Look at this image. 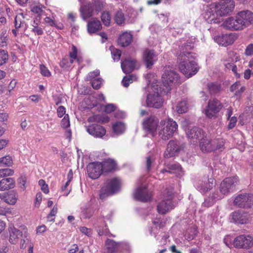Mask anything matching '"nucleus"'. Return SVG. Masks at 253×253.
Here are the masks:
<instances>
[{
  "mask_svg": "<svg viewBox=\"0 0 253 253\" xmlns=\"http://www.w3.org/2000/svg\"><path fill=\"white\" fill-rule=\"evenodd\" d=\"M193 48L191 44H185L181 48V52L178 55L180 71L187 78L191 77L199 71L197 63L193 60V53L189 50Z\"/></svg>",
  "mask_w": 253,
  "mask_h": 253,
  "instance_id": "obj_1",
  "label": "nucleus"
},
{
  "mask_svg": "<svg viewBox=\"0 0 253 253\" xmlns=\"http://www.w3.org/2000/svg\"><path fill=\"white\" fill-rule=\"evenodd\" d=\"M253 24V13L248 10L240 11L235 17L226 19L223 27L232 31H241Z\"/></svg>",
  "mask_w": 253,
  "mask_h": 253,
  "instance_id": "obj_2",
  "label": "nucleus"
},
{
  "mask_svg": "<svg viewBox=\"0 0 253 253\" xmlns=\"http://www.w3.org/2000/svg\"><path fill=\"white\" fill-rule=\"evenodd\" d=\"M239 180L237 176L229 177L225 178L220 185V192L222 196H218L216 193L206 199L204 202L205 206L210 207L212 205L216 199H220L224 196L234 192L236 190L237 186L239 185Z\"/></svg>",
  "mask_w": 253,
  "mask_h": 253,
  "instance_id": "obj_3",
  "label": "nucleus"
},
{
  "mask_svg": "<svg viewBox=\"0 0 253 253\" xmlns=\"http://www.w3.org/2000/svg\"><path fill=\"white\" fill-rule=\"evenodd\" d=\"M177 128V123L172 119L162 120L158 127V135L161 139L168 140L173 136Z\"/></svg>",
  "mask_w": 253,
  "mask_h": 253,
  "instance_id": "obj_4",
  "label": "nucleus"
},
{
  "mask_svg": "<svg viewBox=\"0 0 253 253\" xmlns=\"http://www.w3.org/2000/svg\"><path fill=\"white\" fill-rule=\"evenodd\" d=\"M224 140L222 138L211 139L205 135L200 141V147L203 152H211L222 149Z\"/></svg>",
  "mask_w": 253,
  "mask_h": 253,
  "instance_id": "obj_5",
  "label": "nucleus"
},
{
  "mask_svg": "<svg viewBox=\"0 0 253 253\" xmlns=\"http://www.w3.org/2000/svg\"><path fill=\"white\" fill-rule=\"evenodd\" d=\"M173 194V188H170L166 190L164 194L163 200L157 205V211L159 213L166 214L174 208V205L172 202Z\"/></svg>",
  "mask_w": 253,
  "mask_h": 253,
  "instance_id": "obj_6",
  "label": "nucleus"
},
{
  "mask_svg": "<svg viewBox=\"0 0 253 253\" xmlns=\"http://www.w3.org/2000/svg\"><path fill=\"white\" fill-rule=\"evenodd\" d=\"M120 188V181L119 179L114 178L107 181L105 186L100 191V199L103 200L107 197L117 193Z\"/></svg>",
  "mask_w": 253,
  "mask_h": 253,
  "instance_id": "obj_7",
  "label": "nucleus"
},
{
  "mask_svg": "<svg viewBox=\"0 0 253 253\" xmlns=\"http://www.w3.org/2000/svg\"><path fill=\"white\" fill-rule=\"evenodd\" d=\"M162 79L163 85L166 87V89H163L164 92H169L171 89V86L180 83L178 74L172 70L165 72Z\"/></svg>",
  "mask_w": 253,
  "mask_h": 253,
  "instance_id": "obj_8",
  "label": "nucleus"
},
{
  "mask_svg": "<svg viewBox=\"0 0 253 253\" xmlns=\"http://www.w3.org/2000/svg\"><path fill=\"white\" fill-rule=\"evenodd\" d=\"M233 204L240 208L251 209L253 206V195L249 193L239 194L235 198Z\"/></svg>",
  "mask_w": 253,
  "mask_h": 253,
  "instance_id": "obj_9",
  "label": "nucleus"
},
{
  "mask_svg": "<svg viewBox=\"0 0 253 253\" xmlns=\"http://www.w3.org/2000/svg\"><path fill=\"white\" fill-rule=\"evenodd\" d=\"M253 246V238L250 235H241L233 240V246L236 248L250 249Z\"/></svg>",
  "mask_w": 253,
  "mask_h": 253,
  "instance_id": "obj_10",
  "label": "nucleus"
},
{
  "mask_svg": "<svg viewBox=\"0 0 253 253\" xmlns=\"http://www.w3.org/2000/svg\"><path fill=\"white\" fill-rule=\"evenodd\" d=\"M216 3H212L207 5L205 12L204 13V17L205 19L210 23H216L219 22L218 19V14L216 12Z\"/></svg>",
  "mask_w": 253,
  "mask_h": 253,
  "instance_id": "obj_11",
  "label": "nucleus"
},
{
  "mask_svg": "<svg viewBox=\"0 0 253 253\" xmlns=\"http://www.w3.org/2000/svg\"><path fill=\"white\" fill-rule=\"evenodd\" d=\"M216 3H212L207 5L205 12L204 13V17L205 19L210 23H216L219 22L218 19V14L216 12Z\"/></svg>",
  "mask_w": 253,
  "mask_h": 253,
  "instance_id": "obj_12",
  "label": "nucleus"
},
{
  "mask_svg": "<svg viewBox=\"0 0 253 253\" xmlns=\"http://www.w3.org/2000/svg\"><path fill=\"white\" fill-rule=\"evenodd\" d=\"M235 6L233 0H224L216 3V12L218 16H223L231 12Z\"/></svg>",
  "mask_w": 253,
  "mask_h": 253,
  "instance_id": "obj_13",
  "label": "nucleus"
},
{
  "mask_svg": "<svg viewBox=\"0 0 253 253\" xmlns=\"http://www.w3.org/2000/svg\"><path fill=\"white\" fill-rule=\"evenodd\" d=\"M182 144L177 140H171L169 141L167 145V148L164 153L165 158H169L176 155L179 151L183 149Z\"/></svg>",
  "mask_w": 253,
  "mask_h": 253,
  "instance_id": "obj_14",
  "label": "nucleus"
},
{
  "mask_svg": "<svg viewBox=\"0 0 253 253\" xmlns=\"http://www.w3.org/2000/svg\"><path fill=\"white\" fill-rule=\"evenodd\" d=\"M205 134V132L203 130L197 126L188 128L186 131V135L190 142L193 144L197 143L198 141H200Z\"/></svg>",
  "mask_w": 253,
  "mask_h": 253,
  "instance_id": "obj_15",
  "label": "nucleus"
},
{
  "mask_svg": "<svg viewBox=\"0 0 253 253\" xmlns=\"http://www.w3.org/2000/svg\"><path fill=\"white\" fill-rule=\"evenodd\" d=\"M221 108V103L217 99L210 100L207 108L205 110V114L207 117L211 119L215 116V113L219 112Z\"/></svg>",
  "mask_w": 253,
  "mask_h": 253,
  "instance_id": "obj_16",
  "label": "nucleus"
},
{
  "mask_svg": "<svg viewBox=\"0 0 253 253\" xmlns=\"http://www.w3.org/2000/svg\"><path fill=\"white\" fill-rule=\"evenodd\" d=\"M158 119L153 116H151L145 119L142 122L143 129L147 132L153 134L158 127Z\"/></svg>",
  "mask_w": 253,
  "mask_h": 253,
  "instance_id": "obj_17",
  "label": "nucleus"
},
{
  "mask_svg": "<svg viewBox=\"0 0 253 253\" xmlns=\"http://www.w3.org/2000/svg\"><path fill=\"white\" fill-rule=\"evenodd\" d=\"M163 104V99L161 93L158 91L150 93L147 96L146 104L148 107L155 108H161Z\"/></svg>",
  "mask_w": 253,
  "mask_h": 253,
  "instance_id": "obj_18",
  "label": "nucleus"
},
{
  "mask_svg": "<svg viewBox=\"0 0 253 253\" xmlns=\"http://www.w3.org/2000/svg\"><path fill=\"white\" fill-rule=\"evenodd\" d=\"M87 171L89 177L95 179L99 177L102 171V166L100 162H93L87 166Z\"/></svg>",
  "mask_w": 253,
  "mask_h": 253,
  "instance_id": "obj_19",
  "label": "nucleus"
},
{
  "mask_svg": "<svg viewBox=\"0 0 253 253\" xmlns=\"http://www.w3.org/2000/svg\"><path fill=\"white\" fill-rule=\"evenodd\" d=\"M233 222L235 224H246L249 220V215L248 212L240 210L234 211L231 213Z\"/></svg>",
  "mask_w": 253,
  "mask_h": 253,
  "instance_id": "obj_20",
  "label": "nucleus"
},
{
  "mask_svg": "<svg viewBox=\"0 0 253 253\" xmlns=\"http://www.w3.org/2000/svg\"><path fill=\"white\" fill-rule=\"evenodd\" d=\"M134 196L138 201L147 202L151 199L152 194L151 192L148 191L146 186L144 185L137 188L134 193Z\"/></svg>",
  "mask_w": 253,
  "mask_h": 253,
  "instance_id": "obj_21",
  "label": "nucleus"
},
{
  "mask_svg": "<svg viewBox=\"0 0 253 253\" xmlns=\"http://www.w3.org/2000/svg\"><path fill=\"white\" fill-rule=\"evenodd\" d=\"M87 132L91 135L96 138H102L106 133L105 128L97 124H92L86 127Z\"/></svg>",
  "mask_w": 253,
  "mask_h": 253,
  "instance_id": "obj_22",
  "label": "nucleus"
},
{
  "mask_svg": "<svg viewBox=\"0 0 253 253\" xmlns=\"http://www.w3.org/2000/svg\"><path fill=\"white\" fill-rule=\"evenodd\" d=\"M215 180L209 178L205 181L199 180L196 185V189L202 193H205L210 191L214 186Z\"/></svg>",
  "mask_w": 253,
  "mask_h": 253,
  "instance_id": "obj_23",
  "label": "nucleus"
},
{
  "mask_svg": "<svg viewBox=\"0 0 253 253\" xmlns=\"http://www.w3.org/2000/svg\"><path fill=\"white\" fill-rule=\"evenodd\" d=\"M143 57L147 68L152 67L158 59L154 51L148 49L144 51Z\"/></svg>",
  "mask_w": 253,
  "mask_h": 253,
  "instance_id": "obj_24",
  "label": "nucleus"
},
{
  "mask_svg": "<svg viewBox=\"0 0 253 253\" xmlns=\"http://www.w3.org/2000/svg\"><path fill=\"white\" fill-rule=\"evenodd\" d=\"M213 40L219 45L226 46L233 43L234 37L232 35L225 34L215 36Z\"/></svg>",
  "mask_w": 253,
  "mask_h": 253,
  "instance_id": "obj_25",
  "label": "nucleus"
},
{
  "mask_svg": "<svg viewBox=\"0 0 253 253\" xmlns=\"http://www.w3.org/2000/svg\"><path fill=\"white\" fill-rule=\"evenodd\" d=\"M132 40V35L130 32H125L121 34L118 38V43L123 47L129 45Z\"/></svg>",
  "mask_w": 253,
  "mask_h": 253,
  "instance_id": "obj_26",
  "label": "nucleus"
},
{
  "mask_svg": "<svg viewBox=\"0 0 253 253\" xmlns=\"http://www.w3.org/2000/svg\"><path fill=\"white\" fill-rule=\"evenodd\" d=\"M135 67V61L131 59H126L121 63L123 71L126 74L132 72Z\"/></svg>",
  "mask_w": 253,
  "mask_h": 253,
  "instance_id": "obj_27",
  "label": "nucleus"
},
{
  "mask_svg": "<svg viewBox=\"0 0 253 253\" xmlns=\"http://www.w3.org/2000/svg\"><path fill=\"white\" fill-rule=\"evenodd\" d=\"M102 28L100 22L96 18H93L87 23V31L89 34L94 33Z\"/></svg>",
  "mask_w": 253,
  "mask_h": 253,
  "instance_id": "obj_28",
  "label": "nucleus"
},
{
  "mask_svg": "<svg viewBox=\"0 0 253 253\" xmlns=\"http://www.w3.org/2000/svg\"><path fill=\"white\" fill-rule=\"evenodd\" d=\"M14 186L15 180L13 178H3L0 181V191L12 189Z\"/></svg>",
  "mask_w": 253,
  "mask_h": 253,
  "instance_id": "obj_29",
  "label": "nucleus"
},
{
  "mask_svg": "<svg viewBox=\"0 0 253 253\" xmlns=\"http://www.w3.org/2000/svg\"><path fill=\"white\" fill-rule=\"evenodd\" d=\"M23 233L15 228L11 229L10 231L9 242L13 244H16L20 238L23 237Z\"/></svg>",
  "mask_w": 253,
  "mask_h": 253,
  "instance_id": "obj_30",
  "label": "nucleus"
},
{
  "mask_svg": "<svg viewBox=\"0 0 253 253\" xmlns=\"http://www.w3.org/2000/svg\"><path fill=\"white\" fill-rule=\"evenodd\" d=\"M80 11L83 18L84 20H86L93 15L94 10L92 7V4L88 3L87 5L81 6Z\"/></svg>",
  "mask_w": 253,
  "mask_h": 253,
  "instance_id": "obj_31",
  "label": "nucleus"
},
{
  "mask_svg": "<svg viewBox=\"0 0 253 253\" xmlns=\"http://www.w3.org/2000/svg\"><path fill=\"white\" fill-rule=\"evenodd\" d=\"M181 167L178 164L171 163L169 164L167 166V168L163 169L161 172L164 173L165 172H168L169 173H177L181 170Z\"/></svg>",
  "mask_w": 253,
  "mask_h": 253,
  "instance_id": "obj_32",
  "label": "nucleus"
},
{
  "mask_svg": "<svg viewBox=\"0 0 253 253\" xmlns=\"http://www.w3.org/2000/svg\"><path fill=\"white\" fill-rule=\"evenodd\" d=\"M1 200L7 204L13 205H15L17 202V195L13 192L3 194H2Z\"/></svg>",
  "mask_w": 253,
  "mask_h": 253,
  "instance_id": "obj_33",
  "label": "nucleus"
},
{
  "mask_svg": "<svg viewBox=\"0 0 253 253\" xmlns=\"http://www.w3.org/2000/svg\"><path fill=\"white\" fill-rule=\"evenodd\" d=\"M246 87L242 85L240 81L236 82L230 87V91L236 96H240L245 90Z\"/></svg>",
  "mask_w": 253,
  "mask_h": 253,
  "instance_id": "obj_34",
  "label": "nucleus"
},
{
  "mask_svg": "<svg viewBox=\"0 0 253 253\" xmlns=\"http://www.w3.org/2000/svg\"><path fill=\"white\" fill-rule=\"evenodd\" d=\"M43 9L45 7L42 4H32L30 6L31 11L37 15L36 17H41L42 15H46Z\"/></svg>",
  "mask_w": 253,
  "mask_h": 253,
  "instance_id": "obj_35",
  "label": "nucleus"
},
{
  "mask_svg": "<svg viewBox=\"0 0 253 253\" xmlns=\"http://www.w3.org/2000/svg\"><path fill=\"white\" fill-rule=\"evenodd\" d=\"M253 119V109L249 112H244L239 116L240 123L242 125L249 123Z\"/></svg>",
  "mask_w": 253,
  "mask_h": 253,
  "instance_id": "obj_36",
  "label": "nucleus"
},
{
  "mask_svg": "<svg viewBox=\"0 0 253 253\" xmlns=\"http://www.w3.org/2000/svg\"><path fill=\"white\" fill-rule=\"evenodd\" d=\"M101 163L102 166V171H110L113 170L116 167L115 161L111 159L106 160Z\"/></svg>",
  "mask_w": 253,
  "mask_h": 253,
  "instance_id": "obj_37",
  "label": "nucleus"
},
{
  "mask_svg": "<svg viewBox=\"0 0 253 253\" xmlns=\"http://www.w3.org/2000/svg\"><path fill=\"white\" fill-rule=\"evenodd\" d=\"M113 132L117 135H121L123 133L126 128L125 124L122 122H118L114 123L112 126Z\"/></svg>",
  "mask_w": 253,
  "mask_h": 253,
  "instance_id": "obj_38",
  "label": "nucleus"
},
{
  "mask_svg": "<svg viewBox=\"0 0 253 253\" xmlns=\"http://www.w3.org/2000/svg\"><path fill=\"white\" fill-rule=\"evenodd\" d=\"M24 16L22 13L16 16L15 18V29H18L20 28H23L24 30L27 28L26 24L24 20Z\"/></svg>",
  "mask_w": 253,
  "mask_h": 253,
  "instance_id": "obj_39",
  "label": "nucleus"
},
{
  "mask_svg": "<svg viewBox=\"0 0 253 253\" xmlns=\"http://www.w3.org/2000/svg\"><path fill=\"white\" fill-rule=\"evenodd\" d=\"M119 243H116L112 240L108 239L106 242V246L108 252L113 253L116 252L119 246Z\"/></svg>",
  "mask_w": 253,
  "mask_h": 253,
  "instance_id": "obj_40",
  "label": "nucleus"
},
{
  "mask_svg": "<svg viewBox=\"0 0 253 253\" xmlns=\"http://www.w3.org/2000/svg\"><path fill=\"white\" fill-rule=\"evenodd\" d=\"M208 87L211 94H215L221 90V85L219 84L211 83L208 84Z\"/></svg>",
  "mask_w": 253,
  "mask_h": 253,
  "instance_id": "obj_41",
  "label": "nucleus"
},
{
  "mask_svg": "<svg viewBox=\"0 0 253 253\" xmlns=\"http://www.w3.org/2000/svg\"><path fill=\"white\" fill-rule=\"evenodd\" d=\"M187 102L185 100H183L178 103L176 106V110L179 114H182L186 112L188 110Z\"/></svg>",
  "mask_w": 253,
  "mask_h": 253,
  "instance_id": "obj_42",
  "label": "nucleus"
},
{
  "mask_svg": "<svg viewBox=\"0 0 253 253\" xmlns=\"http://www.w3.org/2000/svg\"><path fill=\"white\" fill-rule=\"evenodd\" d=\"M46 16H47V15ZM43 20H44V23L48 26H52V27H53V26L56 27V28H57L59 29H62L63 27L62 25H61L60 26H57L56 24L55 18H54V16H52L51 17H49V16H46L44 18Z\"/></svg>",
  "mask_w": 253,
  "mask_h": 253,
  "instance_id": "obj_43",
  "label": "nucleus"
},
{
  "mask_svg": "<svg viewBox=\"0 0 253 253\" xmlns=\"http://www.w3.org/2000/svg\"><path fill=\"white\" fill-rule=\"evenodd\" d=\"M105 5V2L104 0H95L92 5L93 8L95 9L94 11L98 13L104 8Z\"/></svg>",
  "mask_w": 253,
  "mask_h": 253,
  "instance_id": "obj_44",
  "label": "nucleus"
},
{
  "mask_svg": "<svg viewBox=\"0 0 253 253\" xmlns=\"http://www.w3.org/2000/svg\"><path fill=\"white\" fill-rule=\"evenodd\" d=\"M115 20L116 23L119 25H121L125 23V16L121 10L118 11L116 13L115 15Z\"/></svg>",
  "mask_w": 253,
  "mask_h": 253,
  "instance_id": "obj_45",
  "label": "nucleus"
},
{
  "mask_svg": "<svg viewBox=\"0 0 253 253\" xmlns=\"http://www.w3.org/2000/svg\"><path fill=\"white\" fill-rule=\"evenodd\" d=\"M23 237L21 238L20 247L22 249H25L26 247V245L30 242V240L28 238V234L26 231H25L23 234Z\"/></svg>",
  "mask_w": 253,
  "mask_h": 253,
  "instance_id": "obj_46",
  "label": "nucleus"
},
{
  "mask_svg": "<svg viewBox=\"0 0 253 253\" xmlns=\"http://www.w3.org/2000/svg\"><path fill=\"white\" fill-rule=\"evenodd\" d=\"M136 78L135 76L129 75L128 76L125 77L122 81V83L123 85L125 87H127L129 84L133 82V81L135 80Z\"/></svg>",
  "mask_w": 253,
  "mask_h": 253,
  "instance_id": "obj_47",
  "label": "nucleus"
},
{
  "mask_svg": "<svg viewBox=\"0 0 253 253\" xmlns=\"http://www.w3.org/2000/svg\"><path fill=\"white\" fill-rule=\"evenodd\" d=\"M12 164V160L10 156H6L0 158V166H9Z\"/></svg>",
  "mask_w": 253,
  "mask_h": 253,
  "instance_id": "obj_48",
  "label": "nucleus"
},
{
  "mask_svg": "<svg viewBox=\"0 0 253 253\" xmlns=\"http://www.w3.org/2000/svg\"><path fill=\"white\" fill-rule=\"evenodd\" d=\"M8 59V53L6 50L0 49V66L5 64Z\"/></svg>",
  "mask_w": 253,
  "mask_h": 253,
  "instance_id": "obj_49",
  "label": "nucleus"
},
{
  "mask_svg": "<svg viewBox=\"0 0 253 253\" xmlns=\"http://www.w3.org/2000/svg\"><path fill=\"white\" fill-rule=\"evenodd\" d=\"M101 20L104 25L108 26L111 21V16L108 12H103L101 15Z\"/></svg>",
  "mask_w": 253,
  "mask_h": 253,
  "instance_id": "obj_50",
  "label": "nucleus"
},
{
  "mask_svg": "<svg viewBox=\"0 0 253 253\" xmlns=\"http://www.w3.org/2000/svg\"><path fill=\"white\" fill-rule=\"evenodd\" d=\"M110 50L111 51L112 56L114 60L119 61L121 55V50L117 49L114 47H111Z\"/></svg>",
  "mask_w": 253,
  "mask_h": 253,
  "instance_id": "obj_51",
  "label": "nucleus"
},
{
  "mask_svg": "<svg viewBox=\"0 0 253 253\" xmlns=\"http://www.w3.org/2000/svg\"><path fill=\"white\" fill-rule=\"evenodd\" d=\"M92 87L95 89H98L100 88L103 83V80L101 78H98L91 81Z\"/></svg>",
  "mask_w": 253,
  "mask_h": 253,
  "instance_id": "obj_52",
  "label": "nucleus"
},
{
  "mask_svg": "<svg viewBox=\"0 0 253 253\" xmlns=\"http://www.w3.org/2000/svg\"><path fill=\"white\" fill-rule=\"evenodd\" d=\"M14 171L10 169H0V177H6L13 175Z\"/></svg>",
  "mask_w": 253,
  "mask_h": 253,
  "instance_id": "obj_53",
  "label": "nucleus"
},
{
  "mask_svg": "<svg viewBox=\"0 0 253 253\" xmlns=\"http://www.w3.org/2000/svg\"><path fill=\"white\" fill-rule=\"evenodd\" d=\"M72 51L69 53L70 58L75 59L79 63H80L81 60L77 57V49L75 45L72 46Z\"/></svg>",
  "mask_w": 253,
  "mask_h": 253,
  "instance_id": "obj_54",
  "label": "nucleus"
},
{
  "mask_svg": "<svg viewBox=\"0 0 253 253\" xmlns=\"http://www.w3.org/2000/svg\"><path fill=\"white\" fill-rule=\"evenodd\" d=\"M100 74V71L99 70H96L95 71L90 72L88 73V75L86 77V80L87 81H92L94 79H96V77H97Z\"/></svg>",
  "mask_w": 253,
  "mask_h": 253,
  "instance_id": "obj_55",
  "label": "nucleus"
},
{
  "mask_svg": "<svg viewBox=\"0 0 253 253\" xmlns=\"http://www.w3.org/2000/svg\"><path fill=\"white\" fill-rule=\"evenodd\" d=\"M40 69L41 73L44 77H50L51 76V73L49 70L43 65H40Z\"/></svg>",
  "mask_w": 253,
  "mask_h": 253,
  "instance_id": "obj_56",
  "label": "nucleus"
},
{
  "mask_svg": "<svg viewBox=\"0 0 253 253\" xmlns=\"http://www.w3.org/2000/svg\"><path fill=\"white\" fill-rule=\"evenodd\" d=\"M228 120L229 121V122L228 124L227 128L228 129H231L236 126L237 119L236 117L233 116Z\"/></svg>",
  "mask_w": 253,
  "mask_h": 253,
  "instance_id": "obj_57",
  "label": "nucleus"
},
{
  "mask_svg": "<svg viewBox=\"0 0 253 253\" xmlns=\"http://www.w3.org/2000/svg\"><path fill=\"white\" fill-rule=\"evenodd\" d=\"M57 212V208L56 206H54L52 209L51 210L50 213L47 215V219L50 221H54V218H52V217H54L55 216Z\"/></svg>",
  "mask_w": 253,
  "mask_h": 253,
  "instance_id": "obj_58",
  "label": "nucleus"
},
{
  "mask_svg": "<svg viewBox=\"0 0 253 253\" xmlns=\"http://www.w3.org/2000/svg\"><path fill=\"white\" fill-rule=\"evenodd\" d=\"M60 66L64 69H68L70 67L69 58H64L60 63Z\"/></svg>",
  "mask_w": 253,
  "mask_h": 253,
  "instance_id": "obj_59",
  "label": "nucleus"
},
{
  "mask_svg": "<svg viewBox=\"0 0 253 253\" xmlns=\"http://www.w3.org/2000/svg\"><path fill=\"white\" fill-rule=\"evenodd\" d=\"M61 126L63 128H67L70 126V121L68 115H65L62 120Z\"/></svg>",
  "mask_w": 253,
  "mask_h": 253,
  "instance_id": "obj_60",
  "label": "nucleus"
},
{
  "mask_svg": "<svg viewBox=\"0 0 253 253\" xmlns=\"http://www.w3.org/2000/svg\"><path fill=\"white\" fill-rule=\"evenodd\" d=\"M225 244L229 248H231L233 245V241L230 235H226L224 239Z\"/></svg>",
  "mask_w": 253,
  "mask_h": 253,
  "instance_id": "obj_61",
  "label": "nucleus"
},
{
  "mask_svg": "<svg viewBox=\"0 0 253 253\" xmlns=\"http://www.w3.org/2000/svg\"><path fill=\"white\" fill-rule=\"evenodd\" d=\"M93 214V211L90 209H86L83 211L82 214L83 216L85 218H90Z\"/></svg>",
  "mask_w": 253,
  "mask_h": 253,
  "instance_id": "obj_62",
  "label": "nucleus"
},
{
  "mask_svg": "<svg viewBox=\"0 0 253 253\" xmlns=\"http://www.w3.org/2000/svg\"><path fill=\"white\" fill-rule=\"evenodd\" d=\"M31 31L36 35L41 36L43 34V28L41 26L32 28Z\"/></svg>",
  "mask_w": 253,
  "mask_h": 253,
  "instance_id": "obj_63",
  "label": "nucleus"
},
{
  "mask_svg": "<svg viewBox=\"0 0 253 253\" xmlns=\"http://www.w3.org/2000/svg\"><path fill=\"white\" fill-rule=\"evenodd\" d=\"M245 54L247 56H251L253 55V44L251 43L249 44L245 51Z\"/></svg>",
  "mask_w": 253,
  "mask_h": 253,
  "instance_id": "obj_64",
  "label": "nucleus"
}]
</instances>
